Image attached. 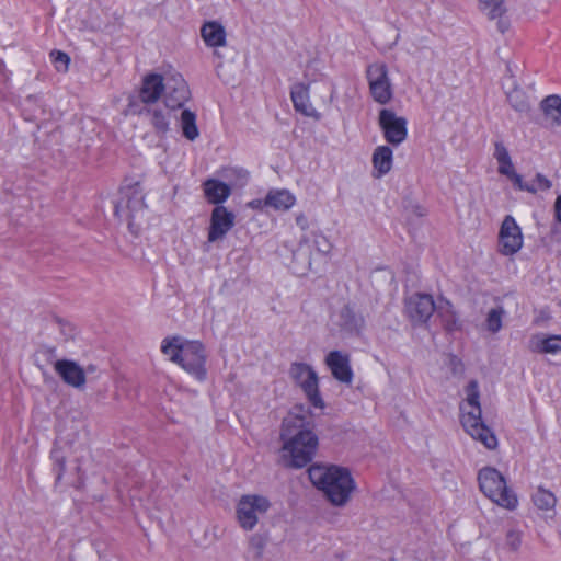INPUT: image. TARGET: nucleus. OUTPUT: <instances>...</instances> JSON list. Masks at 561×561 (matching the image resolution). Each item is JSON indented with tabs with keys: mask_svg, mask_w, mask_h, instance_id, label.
Instances as JSON below:
<instances>
[{
	"mask_svg": "<svg viewBox=\"0 0 561 561\" xmlns=\"http://www.w3.org/2000/svg\"><path fill=\"white\" fill-rule=\"evenodd\" d=\"M282 460L286 467L302 468L316 456L319 438L309 409L297 405L283 420Z\"/></svg>",
	"mask_w": 561,
	"mask_h": 561,
	"instance_id": "obj_1",
	"label": "nucleus"
},
{
	"mask_svg": "<svg viewBox=\"0 0 561 561\" xmlns=\"http://www.w3.org/2000/svg\"><path fill=\"white\" fill-rule=\"evenodd\" d=\"M308 474L312 484L332 505L342 507L351 500L355 481L346 468L313 465L309 468Z\"/></svg>",
	"mask_w": 561,
	"mask_h": 561,
	"instance_id": "obj_2",
	"label": "nucleus"
},
{
	"mask_svg": "<svg viewBox=\"0 0 561 561\" xmlns=\"http://www.w3.org/2000/svg\"><path fill=\"white\" fill-rule=\"evenodd\" d=\"M161 352L197 380H205L207 355L199 341H190L182 336L165 337L161 343Z\"/></svg>",
	"mask_w": 561,
	"mask_h": 561,
	"instance_id": "obj_3",
	"label": "nucleus"
},
{
	"mask_svg": "<svg viewBox=\"0 0 561 561\" xmlns=\"http://www.w3.org/2000/svg\"><path fill=\"white\" fill-rule=\"evenodd\" d=\"M466 398L460 403V422L463 430L488 449H494L497 439L493 432L481 420L480 391L477 380H470L465 388Z\"/></svg>",
	"mask_w": 561,
	"mask_h": 561,
	"instance_id": "obj_4",
	"label": "nucleus"
},
{
	"mask_svg": "<svg viewBox=\"0 0 561 561\" xmlns=\"http://www.w3.org/2000/svg\"><path fill=\"white\" fill-rule=\"evenodd\" d=\"M480 490L497 505L514 510L517 506L516 495L507 488L504 477L494 468L486 467L478 474Z\"/></svg>",
	"mask_w": 561,
	"mask_h": 561,
	"instance_id": "obj_5",
	"label": "nucleus"
},
{
	"mask_svg": "<svg viewBox=\"0 0 561 561\" xmlns=\"http://www.w3.org/2000/svg\"><path fill=\"white\" fill-rule=\"evenodd\" d=\"M270 501L262 495H242L237 503L236 515L240 527L244 530H252L261 516L270 508Z\"/></svg>",
	"mask_w": 561,
	"mask_h": 561,
	"instance_id": "obj_6",
	"label": "nucleus"
},
{
	"mask_svg": "<svg viewBox=\"0 0 561 561\" xmlns=\"http://www.w3.org/2000/svg\"><path fill=\"white\" fill-rule=\"evenodd\" d=\"M290 377L299 385L314 408L322 409L324 402L319 393L317 373L307 364L294 363L289 370Z\"/></svg>",
	"mask_w": 561,
	"mask_h": 561,
	"instance_id": "obj_7",
	"label": "nucleus"
},
{
	"mask_svg": "<svg viewBox=\"0 0 561 561\" xmlns=\"http://www.w3.org/2000/svg\"><path fill=\"white\" fill-rule=\"evenodd\" d=\"M378 124L383 137L392 146H399L408 136V122L404 117L398 116L392 110L382 108L379 112Z\"/></svg>",
	"mask_w": 561,
	"mask_h": 561,
	"instance_id": "obj_8",
	"label": "nucleus"
},
{
	"mask_svg": "<svg viewBox=\"0 0 561 561\" xmlns=\"http://www.w3.org/2000/svg\"><path fill=\"white\" fill-rule=\"evenodd\" d=\"M367 79L374 100L380 104L388 103L392 98V88L385 64H373L367 68Z\"/></svg>",
	"mask_w": 561,
	"mask_h": 561,
	"instance_id": "obj_9",
	"label": "nucleus"
},
{
	"mask_svg": "<svg viewBox=\"0 0 561 561\" xmlns=\"http://www.w3.org/2000/svg\"><path fill=\"white\" fill-rule=\"evenodd\" d=\"M191 92L182 75H167L165 89L163 91V104L171 111L182 107L188 101Z\"/></svg>",
	"mask_w": 561,
	"mask_h": 561,
	"instance_id": "obj_10",
	"label": "nucleus"
},
{
	"mask_svg": "<svg viewBox=\"0 0 561 561\" xmlns=\"http://www.w3.org/2000/svg\"><path fill=\"white\" fill-rule=\"evenodd\" d=\"M523 247V234L515 219L507 215L499 232V252L503 255H513Z\"/></svg>",
	"mask_w": 561,
	"mask_h": 561,
	"instance_id": "obj_11",
	"label": "nucleus"
},
{
	"mask_svg": "<svg viewBox=\"0 0 561 561\" xmlns=\"http://www.w3.org/2000/svg\"><path fill=\"white\" fill-rule=\"evenodd\" d=\"M145 208V197L138 186L127 187L122 192V198L115 206V214L126 219L129 225Z\"/></svg>",
	"mask_w": 561,
	"mask_h": 561,
	"instance_id": "obj_12",
	"label": "nucleus"
},
{
	"mask_svg": "<svg viewBox=\"0 0 561 561\" xmlns=\"http://www.w3.org/2000/svg\"><path fill=\"white\" fill-rule=\"evenodd\" d=\"M435 311V302L431 295L413 294L405 299V312L414 324L428 321Z\"/></svg>",
	"mask_w": 561,
	"mask_h": 561,
	"instance_id": "obj_13",
	"label": "nucleus"
},
{
	"mask_svg": "<svg viewBox=\"0 0 561 561\" xmlns=\"http://www.w3.org/2000/svg\"><path fill=\"white\" fill-rule=\"evenodd\" d=\"M234 226V215L225 206H216L211 211L208 241L215 242L222 239Z\"/></svg>",
	"mask_w": 561,
	"mask_h": 561,
	"instance_id": "obj_14",
	"label": "nucleus"
},
{
	"mask_svg": "<svg viewBox=\"0 0 561 561\" xmlns=\"http://www.w3.org/2000/svg\"><path fill=\"white\" fill-rule=\"evenodd\" d=\"M167 76L159 73H149L144 77L139 90V100L144 106L157 104L159 99L163 96L165 89Z\"/></svg>",
	"mask_w": 561,
	"mask_h": 561,
	"instance_id": "obj_15",
	"label": "nucleus"
},
{
	"mask_svg": "<svg viewBox=\"0 0 561 561\" xmlns=\"http://www.w3.org/2000/svg\"><path fill=\"white\" fill-rule=\"evenodd\" d=\"M325 364L335 379L344 383L352 382L353 371L347 354H343L340 351H332L327 355Z\"/></svg>",
	"mask_w": 561,
	"mask_h": 561,
	"instance_id": "obj_16",
	"label": "nucleus"
},
{
	"mask_svg": "<svg viewBox=\"0 0 561 561\" xmlns=\"http://www.w3.org/2000/svg\"><path fill=\"white\" fill-rule=\"evenodd\" d=\"M54 367L67 385L78 389L85 385V373L76 362L61 359L57 360Z\"/></svg>",
	"mask_w": 561,
	"mask_h": 561,
	"instance_id": "obj_17",
	"label": "nucleus"
},
{
	"mask_svg": "<svg viewBox=\"0 0 561 561\" xmlns=\"http://www.w3.org/2000/svg\"><path fill=\"white\" fill-rule=\"evenodd\" d=\"M528 348L538 354H561V335L534 334L529 339Z\"/></svg>",
	"mask_w": 561,
	"mask_h": 561,
	"instance_id": "obj_18",
	"label": "nucleus"
},
{
	"mask_svg": "<svg viewBox=\"0 0 561 561\" xmlns=\"http://www.w3.org/2000/svg\"><path fill=\"white\" fill-rule=\"evenodd\" d=\"M170 112L171 110L162 107L158 103L144 106L138 111L140 115L148 117L157 134H165L169 130Z\"/></svg>",
	"mask_w": 561,
	"mask_h": 561,
	"instance_id": "obj_19",
	"label": "nucleus"
},
{
	"mask_svg": "<svg viewBox=\"0 0 561 561\" xmlns=\"http://www.w3.org/2000/svg\"><path fill=\"white\" fill-rule=\"evenodd\" d=\"M540 110L546 127L550 129L561 127V96L557 94L546 96L540 103Z\"/></svg>",
	"mask_w": 561,
	"mask_h": 561,
	"instance_id": "obj_20",
	"label": "nucleus"
},
{
	"mask_svg": "<svg viewBox=\"0 0 561 561\" xmlns=\"http://www.w3.org/2000/svg\"><path fill=\"white\" fill-rule=\"evenodd\" d=\"M374 167L373 176L380 179L390 172L393 163V152L388 146H378L375 148L371 157Z\"/></svg>",
	"mask_w": 561,
	"mask_h": 561,
	"instance_id": "obj_21",
	"label": "nucleus"
},
{
	"mask_svg": "<svg viewBox=\"0 0 561 561\" xmlns=\"http://www.w3.org/2000/svg\"><path fill=\"white\" fill-rule=\"evenodd\" d=\"M291 101L296 111L310 117H318L317 111L309 101V89L304 83H297L290 91Z\"/></svg>",
	"mask_w": 561,
	"mask_h": 561,
	"instance_id": "obj_22",
	"label": "nucleus"
},
{
	"mask_svg": "<svg viewBox=\"0 0 561 561\" xmlns=\"http://www.w3.org/2000/svg\"><path fill=\"white\" fill-rule=\"evenodd\" d=\"M203 187L206 199L211 204L224 203L231 194V186L216 179L206 180Z\"/></svg>",
	"mask_w": 561,
	"mask_h": 561,
	"instance_id": "obj_23",
	"label": "nucleus"
},
{
	"mask_svg": "<svg viewBox=\"0 0 561 561\" xmlns=\"http://www.w3.org/2000/svg\"><path fill=\"white\" fill-rule=\"evenodd\" d=\"M201 36L209 47L226 45V31L224 26L215 21L205 23L201 28Z\"/></svg>",
	"mask_w": 561,
	"mask_h": 561,
	"instance_id": "obj_24",
	"label": "nucleus"
},
{
	"mask_svg": "<svg viewBox=\"0 0 561 561\" xmlns=\"http://www.w3.org/2000/svg\"><path fill=\"white\" fill-rule=\"evenodd\" d=\"M295 202V196L287 190L270 191L264 198V205L275 210H288Z\"/></svg>",
	"mask_w": 561,
	"mask_h": 561,
	"instance_id": "obj_25",
	"label": "nucleus"
},
{
	"mask_svg": "<svg viewBox=\"0 0 561 561\" xmlns=\"http://www.w3.org/2000/svg\"><path fill=\"white\" fill-rule=\"evenodd\" d=\"M364 318L350 305L344 306L340 311L339 324L347 332H359L364 327Z\"/></svg>",
	"mask_w": 561,
	"mask_h": 561,
	"instance_id": "obj_26",
	"label": "nucleus"
},
{
	"mask_svg": "<svg viewBox=\"0 0 561 561\" xmlns=\"http://www.w3.org/2000/svg\"><path fill=\"white\" fill-rule=\"evenodd\" d=\"M494 158L499 163V172L508 179L515 174L510 153L503 142H495Z\"/></svg>",
	"mask_w": 561,
	"mask_h": 561,
	"instance_id": "obj_27",
	"label": "nucleus"
},
{
	"mask_svg": "<svg viewBox=\"0 0 561 561\" xmlns=\"http://www.w3.org/2000/svg\"><path fill=\"white\" fill-rule=\"evenodd\" d=\"M23 113L28 121H35L45 114L44 105L38 95H28L22 103Z\"/></svg>",
	"mask_w": 561,
	"mask_h": 561,
	"instance_id": "obj_28",
	"label": "nucleus"
},
{
	"mask_svg": "<svg viewBox=\"0 0 561 561\" xmlns=\"http://www.w3.org/2000/svg\"><path fill=\"white\" fill-rule=\"evenodd\" d=\"M181 128L183 135L188 140H195L199 133L196 126V115L190 110H184L181 114Z\"/></svg>",
	"mask_w": 561,
	"mask_h": 561,
	"instance_id": "obj_29",
	"label": "nucleus"
},
{
	"mask_svg": "<svg viewBox=\"0 0 561 561\" xmlns=\"http://www.w3.org/2000/svg\"><path fill=\"white\" fill-rule=\"evenodd\" d=\"M220 174L233 187H242L249 180V172L242 168H228L222 170Z\"/></svg>",
	"mask_w": 561,
	"mask_h": 561,
	"instance_id": "obj_30",
	"label": "nucleus"
},
{
	"mask_svg": "<svg viewBox=\"0 0 561 561\" xmlns=\"http://www.w3.org/2000/svg\"><path fill=\"white\" fill-rule=\"evenodd\" d=\"M535 505L540 510H551L556 506L557 499L548 490L539 488L533 496Z\"/></svg>",
	"mask_w": 561,
	"mask_h": 561,
	"instance_id": "obj_31",
	"label": "nucleus"
},
{
	"mask_svg": "<svg viewBox=\"0 0 561 561\" xmlns=\"http://www.w3.org/2000/svg\"><path fill=\"white\" fill-rule=\"evenodd\" d=\"M507 101L517 112L525 113L530 108L525 93L518 89H514L507 93Z\"/></svg>",
	"mask_w": 561,
	"mask_h": 561,
	"instance_id": "obj_32",
	"label": "nucleus"
},
{
	"mask_svg": "<svg viewBox=\"0 0 561 561\" xmlns=\"http://www.w3.org/2000/svg\"><path fill=\"white\" fill-rule=\"evenodd\" d=\"M293 256H294V263L297 264V266H294L296 273L302 275L310 270L311 262H310L309 253L302 247H299L294 252Z\"/></svg>",
	"mask_w": 561,
	"mask_h": 561,
	"instance_id": "obj_33",
	"label": "nucleus"
},
{
	"mask_svg": "<svg viewBox=\"0 0 561 561\" xmlns=\"http://www.w3.org/2000/svg\"><path fill=\"white\" fill-rule=\"evenodd\" d=\"M505 311L503 307L492 308L486 316V328L490 332L496 333L502 328V320Z\"/></svg>",
	"mask_w": 561,
	"mask_h": 561,
	"instance_id": "obj_34",
	"label": "nucleus"
},
{
	"mask_svg": "<svg viewBox=\"0 0 561 561\" xmlns=\"http://www.w3.org/2000/svg\"><path fill=\"white\" fill-rule=\"evenodd\" d=\"M479 3L490 19L500 18L505 12L503 0H479Z\"/></svg>",
	"mask_w": 561,
	"mask_h": 561,
	"instance_id": "obj_35",
	"label": "nucleus"
},
{
	"mask_svg": "<svg viewBox=\"0 0 561 561\" xmlns=\"http://www.w3.org/2000/svg\"><path fill=\"white\" fill-rule=\"evenodd\" d=\"M438 314L442 317L446 330L454 331L459 328L458 317L448 302L446 307L439 308Z\"/></svg>",
	"mask_w": 561,
	"mask_h": 561,
	"instance_id": "obj_36",
	"label": "nucleus"
},
{
	"mask_svg": "<svg viewBox=\"0 0 561 561\" xmlns=\"http://www.w3.org/2000/svg\"><path fill=\"white\" fill-rule=\"evenodd\" d=\"M51 61L59 72H66L69 67L70 57L60 50H54L50 53Z\"/></svg>",
	"mask_w": 561,
	"mask_h": 561,
	"instance_id": "obj_37",
	"label": "nucleus"
},
{
	"mask_svg": "<svg viewBox=\"0 0 561 561\" xmlns=\"http://www.w3.org/2000/svg\"><path fill=\"white\" fill-rule=\"evenodd\" d=\"M265 545L266 539L262 535L255 534L249 539V549L253 552L256 559L262 557Z\"/></svg>",
	"mask_w": 561,
	"mask_h": 561,
	"instance_id": "obj_38",
	"label": "nucleus"
},
{
	"mask_svg": "<svg viewBox=\"0 0 561 561\" xmlns=\"http://www.w3.org/2000/svg\"><path fill=\"white\" fill-rule=\"evenodd\" d=\"M530 187L534 190L530 193H536L538 191H548L551 187V182L542 174L538 173L536 178L531 181Z\"/></svg>",
	"mask_w": 561,
	"mask_h": 561,
	"instance_id": "obj_39",
	"label": "nucleus"
},
{
	"mask_svg": "<svg viewBox=\"0 0 561 561\" xmlns=\"http://www.w3.org/2000/svg\"><path fill=\"white\" fill-rule=\"evenodd\" d=\"M522 543V534L517 530H508L506 534V545L512 551H517Z\"/></svg>",
	"mask_w": 561,
	"mask_h": 561,
	"instance_id": "obj_40",
	"label": "nucleus"
},
{
	"mask_svg": "<svg viewBox=\"0 0 561 561\" xmlns=\"http://www.w3.org/2000/svg\"><path fill=\"white\" fill-rule=\"evenodd\" d=\"M510 180L513 182L514 186H516L520 191H526L530 193V191L534 190L533 187H530V183H525L523 181V178L517 173L513 174L510 178Z\"/></svg>",
	"mask_w": 561,
	"mask_h": 561,
	"instance_id": "obj_41",
	"label": "nucleus"
},
{
	"mask_svg": "<svg viewBox=\"0 0 561 561\" xmlns=\"http://www.w3.org/2000/svg\"><path fill=\"white\" fill-rule=\"evenodd\" d=\"M296 225L301 229V230H307L309 228V221H308V218L305 214L300 213V214H297L296 215Z\"/></svg>",
	"mask_w": 561,
	"mask_h": 561,
	"instance_id": "obj_42",
	"label": "nucleus"
},
{
	"mask_svg": "<svg viewBox=\"0 0 561 561\" xmlns=\"http://www.w3.org/2000/svg\"><path fill=\"white\" fill-rule=\"evenodd\" d=\"M60 331L65 339L68 340L73 336L75 329L70 324L60 323Z\"/></svg>",
	"mask_w": 561,
	"mask_h": 561,
	"instance_id": "obj_43",
	"label": "nucleus"
},
{
	"mask_svg": "<svg viewBox=\"0 0 561 561\" xmlns=\"http://www.w3.org/2000/svg\"><path fill=\"white\" fill-rule=\"evenodd\" d=\"M248 206L252 209H263L264 207H267L264 205V199H253L248 203Z\"/></svg>",
	"mask_w": 561,
	"mask_h": 561,
	"instance_id": "obj_44",
	"label": "nucleus"
},
{
	"mask_svg": "<svg viewBox=\"0 0 561 561\" xmlns=\"http://www.w3.org/2000/svg\"><path fill=\"white\" fill-rule=\"evenodd\" d=\"M556 219L561 224V195H559L554 202Z\"/></svg>",
	"mask_w": 561,
	"mask_h": 561,
	"instance_id": "obj_45",
	"label": "nucleus"
},
{
	"mask_svg": "<svg viewBox=\"0 0 561 561\" xmlns=\"http://www.w3.org/2000/svg\"><path fill=\"white\" fill-rule=\"evenodd\" d=\"M64 470H65V462H64V460H61L58 462V473H57L58 480L61 478Z\"/></svg>",
	"mask_w": 561,
	"mask_h": 561,
	"instance_id": "obj_46",
	"label": "nucleus"
},
{
	"mask_svg": "<svg viewBox=\"0 0 561 561\" xmlns=\"http://www.w3.org/2000/svg\"><path fill=\"white\" fill-rule=\"evenodd\" d=\"M499 28L501 30V32L505 31L504 24L501 21L499 22Z\"/></svg>",
	"mask_w": 561,
	"mask_h": 561,
	"instance_id": "obj_47",
	"label": "nucleus"
}]
</instances>
